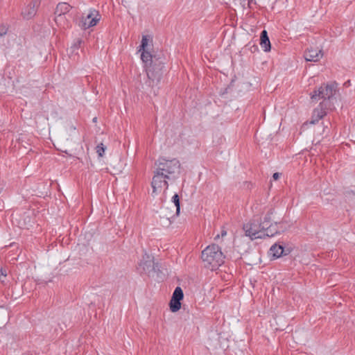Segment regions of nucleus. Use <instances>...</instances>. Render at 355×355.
Returning a JSON list of instances; mask_svg holds the SVG:
<instances>
[{
    "label": "nucleus",
    "instance_id": "nucleus-21",
    "mask_svg": "<svg viewBox=\"0 0 355 355\" xmlns=\"http://www.w3.org/2000/svg\"><path fill=\"white\" fill-rule=\"evenodd\" d=\"M96 150L99 157H103L105 150V146L101 143L96 146Z\"/></svg>",
    "mask_w": 355,
    "mask_h": 355
},
{
    "label": "nucleus",
    "instance_id": "nucleus-11",
    "mask_svg": "<svg viewBox=\"0 0 355 355\" xmlns=\"http://www.w3.org/2000/svg\"><path fill=\"white\" fill-rule=\"evenodd\" d=\"M284 249L282 245L274 244L270 248V255L277 259L280 257L284 253Z\"/></svg>",
    "mask_w": 355,
    "mask_h": 355
},
{
    "label": "nucleus",
    "instance_id": "nucleus-1",
    "mask_svg": "<svg viewBox=\"0 0 355 355\" xmlns=\"http://www.w3.org/2000/svg\"><path fill=\"white\" fill-rule=\"evenodd\" d=\"M155 169L151 182L152 195L155 196L168 188V182L179 178L181 173V164L178 159L159 157L155 163Z\"/></svg>",
    "mask_w": 355,
    "mask_h": 355
},
{
    "label": "nucleus",
    "instance_id": "nucleus-25",
    "mask_svg": "<svg viewBox=\"0 0 355 355\" xmlns=\"http://www.w3.org/2000/svg\"><path fill=\"white\" fill-rule=\"evenodd\" d=\"M279 176H280V173H275L273 174V175H272V178H273V180H278V179H279Z\"/></svg>",
    "mask_w": 355,
    "mask_h": 355
},
{
    "label": "nucleus",
    "instance_id": "nucleus-3",
    "mask_svg": "<svg viewBox=\"0 0 355 355\" xmlns=\"http://www.w3.org/2000/svg\"><path fill=\"white\" fill-rule=\"evenodd\" d=\"M336 85H323L320 86L318 89L313 91L311 94V98L313 101H318L320 98L323 99L322 103L327 104L328 101L333 97L336 92Z\"/></svg>",
    "mask_w": 355,
    "mask_h": 355
},
{
    "label": "nucleus",
    "instance_id": "nucleus-4",
    "mask_svg": "<svg viewBox=\"0 0 355 355\" xmlns=\"http://www.w3.org/2000/svg\"><path fill=\"white\" fill-rule=\"evenodd\" d=\"M259 223L256 222L248 223L243 226L245 235L249 236L252 240L256 239L264 238L263 230L261 227H259Z\"/></svg>",
    "mask_w": 355,
    "mask_h": 355
},
{
    "label": "nucleus",
    "instance_id": "nucleus-15",
    "mask_svg": "<svg viewBox=\"0 0 355 355\" xmlns=\"http://www.w3.org/2000/svg\"><path fill=\"white\" fill-rule=\"evenodd\" d=\"M170 309L172 312L175 313L179 311L181 308L180 300H175L171 299L170 301Z\"/></svg>",
    "mask_w": 355,
    "mask_h": 355
},
{
    "label": "nucleus",
    "instance_id": "nucleus-13",
    "mask_svg": "<svg viewBox=\"0 0 355 355\" xmlns=\"http://www.w3.org/2000/svg\"><path fill=\"white\" fill-rule=\"evenodd\" d=\"M326 104H324V103H320L319 107L320 108H317L314 110V114L315 115H317V117L320 119H322L324 116L326 115V111H325V109L324 108V106L326 107Z\"/></svg>",
    "mask_w": 355,
    "mask_h": 355
},
{
    "label": "nucleus",
    "instance_id": "nucleus-26",
    "mask_svg": "<svg viewBox=\"0 0 355 355\" xmlns=\"http://www.w3.org/2000/svg\"><path fill=\"white\" fill-rule=\"evenodd\" d=\"M226 235H227V231L225 230H222L221 233H220V236L222 237H224Z\"/></svg>",
    "mask_w": 355,
    "mask_h": 355
},
{
    "label": "nucleus",
    "instance_id": "nucleus-6",
    "mask_svg": "<svg viewBox=\"0 0 355 355\" xmlns=\"http://www.w3.org/2000/svg\"><path fill=\"white\" fill-rule=\"evenodd\" d=\"M153 258L145 253L142 257V259L139 263V268L140 272L144 273H149L150 271L153 270Z\"/></svg>",
    "mask_w": 355,
    "mask_h": 355
},
{
    "label": "nucleus",
    "instance_id": "nucleus-28",
    "mask_svg": "<svg viewBox=\"0 0 355 355\" xmlns=\"http://www.w3.org/2000/svg\"><path fill=\"white\" fill-rule=\"evenodd\" d=\"M93 121H96V117L94 118Z\"/></svg>",
    "mask_w": 355,
    "mask_h": 355
},
{
    "label": "nucleus",
    "instance_id": "nucleus-19",
    "mask_svg": "<svg viewBox=\"0 0 355 355\" xmlns=\"http://www.w3.org/2000/svg\"><path fill=\"white\" fill-rule=\"evenodd\" d=\"M148 43V38L146 35H143L141 45L139 46V51H144L146 49Z\"/></svg>",
    "mask_w": 355,
    "mask_h": 355
},
{
    "label": "nucleus",
    "instance_id": "nucleus-5",
    "mask_svg": "<svg viewBox=\"0 0 355 355\" xmlns=\"http://www.w3.org/2000/svg\"><path fill=\"white\" fill-rule=\"evenodd\" d=\"M101 15L98 12L94 9L91 10L86 17L82 19V27L84 29L94 26L100 21Z\"/></svg>",
    "mask_w": 355,
    "mask_h": 355
},
{
    "label": "nucleus",
    "instance_id": "nucleus-16",
    "mask_svg": "<svg viewBox=\"0 0 355 355\" xmlns=\"http://www.w3.org/2000/svg\"><path fill=\"white\" fill-rule=\"evenodd\" d=\"M141 58L144 62L148 64V62L150 64L152 62L153 56L150 52H148L146 49L144 51H141Z\"/></svg>",
    "mask_w": 355,
    "mask_h": 355
},
{
    "label": "nucleus",
    "instance_id": "nucleus-7",
    "mask_svg": "<svg viewBox=\"0 0 355 355\" xmlns=\"http://www.w3.org/2000/svg\"><path fill=\"white\" fill-rule=\"evenodd\" d=\"M71 6L65 2L59 3L55 11V21L58 24L64 18V15L70 11Z\"/></svg>",
    "mask_w": 355,
    "mask_h": 355
},
{
    "label": "nucleus",
    "instance_id": "nucleus-24",
    "mask_svg": "<svg viewBox=\"0 0 355 355\" xmlns=\"http://www.w3.org/2000/svg\"><path fill=\"white\" fill-rule=\"evenodd\" d=\"M8 28L6 26H0V36L5 35L7 33Z\"/></svg>",
    "mask_w": 355,
    "mask_h": 355
},
{
    "label": "nucleus",
    "instance_id": "nucleus-22",
    "mask_svg": "<svg viewBox=\"0 0 355 355\" xmlns=\"http://www.w3.org/2000/svg\"><path fill=\"white\" fill-rule=\"evenodd\" d=\"M0 316L1 317L2 323H4L8 318V313L6 309L3 308L0 309Z\"/></svg>",
    "mask_w": 355,
    "mask_h": 355
},
{
    "label": "nucleus",
    "instance_id": "nucleus-20",
    "mask_svg": "<svg viewBox=\"0 0 355 355\" xmlns=\"http://www.w3.org/2000/svg\"><path fill=\"white\" fill-rule=\"evenodd\" d=\"M28 12L26 13V12H24V16H25L26 17H27V18H31V17H32L35 15V6H34V5H33V6H32V5L31 4V5H29V6H28Z\"/></svg>",
    "mask_w": 355,
    "mask_h": 355
},
{
    "label": "nucleus",
    "instance_id": "nucleus-23",
    "mask_svg": "<svg viewBox=\"0 0 355 355\" xmlns=\"http://www.w3.org/2000/svg\"><path fill=\"white\" fill-rule=\"evenodd\" d=\"M1 276L4 278L7 276L6 270L2 267L0 268V280L3 282L4 279H1Z\"/></svg>",
    "mask_w": 355,
    "mask_h": 355
},
{
    "label": "nucleus",
    "instance_id": "nucleus-17",
    "mask_svg": "<svg viewBox=\"0 0 355 355\" xmlns=\"http://www.w3.org/2000/svg\"><path fill=\"white\" fill-rule=\"evenodd\" d=\"M272 214V211L268 212L264 217L263 220L259 223V227H261L262 228H264L266 226L271 224V215Z\"/></svg>",
    "mask_w": 355,
    "mask_h": 355
},
{
    "label": "nucleus",
    "instance_id": "nucleus-9",
    "mask_svg": "<svg viewBox=\"0 0 355 355\" xmlns=\"http://www.w3.org/2000/svg\"><path fill=\"white\" fill-rule=\"evenodd\" d=\"M322 57V51L318 49L311 48L304 53V58L306 61L317 62Z\"/></svg>",
    "mask_w": 355,
    "mask_h": 355
},
{
    "label": "nucleus",
    "instance_id": "nucleus-8",
    "mask_svg": "<svg viewBox=\"0 0 355 355\" xmlns=\"http://www.w3.org/2000/svg\"><path fill=\"white\" fill-rule=\"evenodd\" d=\"M282 223L275 222V223H271L264 228H262V230H263L264 238L274 236L277 234L283 232L284 228L282 227Z\"/></svg>",
    "mask_w": 355,
    "mask_h": 355
},
{
    "label": "nucleus",
    "instance_id": "nucleus-12",
    "mask_svg": "<svg viewBox=\"0 0 355 355\" xmlns=\"http://www.w3.org/2000/svg\"><path fill=\"white\" fill-rule=\"evenodd\" d=\"M146 72H147V76H148V78L152 79L153 80H157V81L159 80V79L161 78V73L156 72L155 73L154 71L153 70V69L150 66L148 67V69H146Z\"/></svg>",
    "mask_w": 355,
    "mask_h": 355
},
{
    "label": "nucleus",
    "instance_id": "nucleus-2",
    "mask_svg": "<svg viewBox=\"0 0 355 355\" xmlns=\"http://www.w3.org/2000/svg\"><path fill=\"white\" fill-rule=\"evenodd\" d=\"M202 259L206 268L211 270H215L224 263L225 256L220 248L212 244L208 245L202 252Z\"/></svg>",
    "mask_w": 355,
    "mask_h": 355
},
{
    "label": "nucleus",
    "instance_id": "nucleus-27",
    "mask_svg": "<svg viewBox=\"0 0 355 355\" xmlns=\"http://www.w3.org/2000/svg\"><path fill=\"white\" fill-rule=\"evenodd\" d=\"M219 237H220V235L218 234L217 236H215L214 239L217 240L218 239H219Z\"/></svg>",
    "mask_w": 355,
    "mask_h": 355
},
{
    "label": "nucleus",
    "instance_id": "nucleus-14",
    "mask_svg": "<svg viewBox=\"0 0 355 355\" xmlns=\"http://www.w3.org/2000/svg\"><path fill=\"white\" fill-rule=\"evenodd\" d=\"M183 297L184 293L182 288L179 286L176 287L173 293L171 299L181 301L183 299Z\"/></svg>",
    "mask_w": 355,
    "mask_h": 355
},
{
    "label": "nucleus",
    "instance_id": "nucleus-10",
    "mask_svg": "<svg viewBox=\"0 0 355 355\" xmlns=\"http://www.w3.org/2000/svg\"><path fill=\"white\" fill-rule=\"evenodd\" d=\"M260 45L264 51L268 52L270 51L271 45L268 36L267 31L263 30L261 33Z\"/></svg>",
    "mask_w": 355,
    "mask_h": 355
},
{
    "label": "nucleus",
    "instance_id": "nucleus-18",
    "mask_svg": "<svg viewBox=\"0 0 355 355\" xmlns=\"http://www.w3.org/2000/svg\"><path fill=\"white\" fill-rule=\"evenodd\" d=\"M172 202L175 204V206L176 207V214L178 215L180 213V198L177 193H175L172 197Z\"/></svg>",
    "mask_w": 355,
    "mask_h": 355
}]
</instances>
